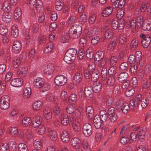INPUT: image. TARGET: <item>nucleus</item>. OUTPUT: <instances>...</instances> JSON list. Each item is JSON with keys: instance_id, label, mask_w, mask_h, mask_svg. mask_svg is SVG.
<instances>
[{"instance_id": "obj_1", "label": "nucleus", "mask_w": 151, "mask_h": 151, "mask_svg": "<svg viewBox=\"0 0 151 151\" xmlns=\"http://www.w3.org/2000/svg\"><path fill=\"white\" fill-rule=\"evenodd\" d=\"M77 50L74 48H70L68 50L63 58L64 60L66 63L70 64L73 62L76 55Z\"/></svg>"}, {"instance_id": "obj_2", "label": "nucleus", "mask_w": 151, "mask_h": 151, "mask_svg": "<svg viewBox=\"0 0 151 151\" xmlns=\"http://www.w3.org/2000/svg\"><path fill=\"white\" fill-rule=\"evenodd\" d=\"M116 109L119 112L122 111L124 114H127L129 109L128 103H124V101L120 100L118 101L116 105Z\"/></svg>"}, {"instance_id": "obj_3", "label": "nucleus", "mask_w": 151, "mask_h": 151, "mask_svg": "<svg viewBox=\"0 0 151 151\" xmlns=\"http://www.w3.org/2000/svg\"><path fill=\"white\" fill-rule=\"evenodd\" d=\"M10 102V98L9 96H2L0 99V108L3 110L7 109L9 107Z\"/></svg>"}, {"instance_id": "obj_4", "label": "nucleus", "mask_w": 151, "mask_h": 151, "mask_svg": "<svg viewBox=\"0 0 151 151\" xmlns=\"http://www.w3.org/2000/svg\"><path fill=\"white\" fill-rule=\"evenodd\" d=\"M74 117L73 115L72 116H70V115L68 116L65 113H63L61 114L60 118L61 119L62 124L64 126H66L69 123V122H73L74 121Z\"/></svg>"}, {"instance_id": "obj_5", "label": "nucleus", "mask_w": 151, "mask_h": 151, "mask_svg": "<svg viewBox=\"0 0 151 151\" xmlns=\"http://www.w3.org/2000/svg\"><path fill=\"white\" fill-rule=\"evenodd\" d=\"M66 82L67 78L62 75H58L56 76L54 80L55 84L59 86L64 85Z\"/></svg>"}, {"instance_id": "obj_6", "label": "nucleus", "mask_w": 151, "mask_h": 151, "mask_svg": "<svg viewBox=\"0 0 151 151\" xmlns=\"http://www.w3.org/2000/svg\"><path fill=\"white\" fill-rule=\"evenodd\" d=\"M92 126L90 124L87 123L83 124V131L85 136H90L92 134Z\"/></svg>"}, {"instance_id": "obj_7", "label": "nucleus", "mask_w": 151, "mask_h": 151, "mask_svg": "<svg viewBox=\"0 0 151 151\" xmlns=\"http://www.w3.org/2000/svg\"><path fill=\"white\" fill-rule=\"evenodd\" d=\"M4 10L2 16V20L5 22L9 23L12 21L13 13L11 12V10Z\"/></svg>"}, {"instance_id": "obj_8", "label": "nucleus", "mask_w": 151, "mask_h": 151, "mask_svg": "<svg viewBox=\"0 0 151 151\" xmlns=\"http://www.w3.org/2000/svg\"><path fill=\"white\" fill-rule=\"evenodd\" d=\"M144 98V97L142 96L141 94H138L136 96L134 99L130 100V104L133 107H137Z\"/></svg>"}, {"instance_id": "obj_9", "label": "nucleus", "mask_w": 151, "mask_h": 151, "mask_svg": "<svg viewBox=\"0 0 151 151\" xmlns=\"http://www.w3.org/2000/svg\"><path fill=\"white\" fill-rule=\"evenodd\" d=\"M71 144L73 148L75 149L80 148L81 147V141L78 138L74 137L71 140Z\"/></svg>"}, {"instance_id": "obj_10", "label": "nucleus", "mask_w": 151, "mask_h": 151, "mask_svg": "<svg viewBox=\"0 0 151 151\" xmlns=\"http://www.w3.org/2000/svg\"><path fill=\"white\" fill-rule=\"evenodd\" d=\"M44 73L47 75L51 74L54 70L53 66L51 63L44 65L43 67Z\"/></svg>"}, {"instance_id": "obj_11", "label": "nucleus", "mask_w": 151, "mask_h": 151, "mask_svg": "<svg viewBox=\"0 0 151 151\" xmlns=\"http://www.w3.org/2000/svg\"><path fill=\"white\" fill-rule=\"evenodd\" d=\"M136 61V63H138L140 66L143 65V61L142 60V54L140 51H137L134 55Z\"/></svg>"}, {"instance_id": "obj_12", "label": "nucleus", "mask_w": 151, "mask_h": 151, "mask_svg": "<svg viewBox=\"0 0 151 151\" xmlns=\"http://www.w3.org/2000/svg\"><path fill=\"white\" fill-rule=\"evenodd\" d=\"M23 80L21 79L16 78L13 79L11 81L10 83L12 86L15 87H19L23 84Z\"/></svg>"}, {"instance_id": "obj_13", "label": "nucleus", "mask_w": 151, "mask_h": 151, "mask_svg": "<svg viewBox=\"0 0 151 151\" xmlns=\"http://www.w3.org/2000/svg\"><path fill=\"white\" fill-rule=\"evenodd\" d=\"M86 111L87 118L89 120L92 119L94 114L93 108L91 106H88L86 108Z\"/></svg>"}, {"instance_id": "obj_14", "label": "nucleus", "mask_w": 151, "mask_h": 151, "mask_svg": "<svg viewBox=\"0 0 151 151\" xmlns=\"http://www.w3.org/2000/svg\"><path fill=\"white\" fill-rule=\"evenodd\" d=\"M93 91L92 87L91 86H88L84 89L85 97L86 99L91 98L93 96Z\"/></svg>"}, {"instance_id": "obj_15", "label": "nucleus", "mask_w": 151, "mask_h": 151, "mask_svg": "<svg viewBox=\"0 0 151 151\" xmlns=\"http://www.w3.org/2000/svg\"><path fill=\"white\" fill-rule=\"evenodd\" d=\"M22 45L19 41H14L12 46L13 51L15 53H18L21 50Z\"/></svg>"}, {"instance_id": "obj_16", "label": "nucleus", "mask_w": 151, "mask_h": 151, "mask_svg": "<svg viewBox=\"0 0 151 151\" xmlns=\"http://www.w3.org/2000/svg\"><path fill=\"white\" fill-rule=\"evenodd\" d=\"M33 119H35L34 122H32V126L33 127L36 128L37 127L40 126V124H41V122L42 121V118L40 116H35L33 118ZM33 121L34 120H33Z\"/></svg>"}, {"instance_id": "obj_17", "label": "nucleus", "mask_w": 151, "mask_h": 151, "mask_svg": "<svg viewBox=\"0 0 151 151\" xmlns=\"http://www.w3.org/2000/svg\"><path fill=\"white\" fill-rule=\"evenodd\" d=\"M102 121L100 119L99 115H96L94 117L93 122L94 125L96 129L99 128L101 125Z\"/></svg>"}, {"instance_id": "obj_18", "label": "nucleus", "mask_w": 151, "mask_h": 151, "mask_svg": "<svg viewBox=\"0 0 151 151\" xmlns=\"http://www.w3.org/2000/svg\"><path fill=\"white\" fill-rule=\"evenodd\" d=\"M151 41L150 36L148 35L145 38L141 40L142 45L143 47L147 48L149 46Z\"/></svg>"}, {"instance_id": "obj_19", "label": "nucleus", "mask_w": 151, "mask_h": 151, "mask_svg": "<svg viewBox=\"0 0 151 151\" xmlns=\"http://www.w3.org/2000/svg\"><path fill=\"white\" fill-rule=\"evenodd\" d=\"M125 4V0H119L113 4L112 6L114 9H116L118 7L121 9L122 8Z\"/></svg>"}, {"instance_id": "obj_20", "label": "nucleus", "mask_w": 151, "mask_h": 151, "mask_svg": "<svg viewBox=\"0 0 151 151\" xmlns=\"http://www.w3.org/2000/svg\"><path fill=\"white\" fill-rule=\"evenodd\" d=\"M128 73L125 72L121 73L118 76V80L119 82H123L127 80L128 78Z\"/></svg>"}, {"instance_id": "obj_21", "label": "nucleus", "mask_w": 151, "mask_h": 151, "mask_svg": "<svg viewBox=\"0 0 151 151\" xmlns=\"http://www.w3.org/2000/svg\"><path fill=\"white\" fill-rule=\"evenodd\" d=\"M69 30H72V31L74 32L78 33L81 34L82 31V27L77 24H75L72 26L69 29Z\"/></svg>"}, {"instance_id": "obj_22", "label": "nucleus", "mask_w": 151, "mask_h": 151, "mask_svg": "<svg viewBox=\"0 0 151 151\" xmlns=\"http://www.w3.org/2000/svg\"><path fill=\"white\" fill-rule=\"evenodd\" d=\"M83 75L81 72L76 73L74 77L73 81L76 84L79 83L82 80Z\"/></svg>"}, {"instance_id": "obj_23", "label": "nucleus", "mask_w": 151, "mask_h": 151, "mask_svg": "<svg viewBox=\"0 0 151 151\" xmlns=\"http://www.w3.org/2000/svg\"><path fill=\"white\" fill-rule=\"evenodd\" d=\"M104 56V53L103 51H99L97 52L94 57V61H99L103 59Z\"/></svg>"}, {"instance_id": "obj_24", "label": "nucleus", "mask_w": 151, "mask_h": 151, "mask_svg": "<svg viewBox=\"0 0 151 151\" xmlns=\"http://www.w3.org/2000/svg\"><path fill=\"white\" fill-rule=\"evenodd\" d=\"M129 130L127 129L125 132V134L126 136H129V135L131 139L133 141H135L138 140L137 134L135 132H131L129 134L128 132Z\"/></svg>"}, {"instance_id": "obj_25", "label": "nucleus", "mask_w": 151, "mask_h": 151, "mask_svg": "<svg viewBox=\"0 0 151 151\" xmlns=\"http://www.w3.org/2000/svg\"><path fill=\"white\" fill-rule=\"evenodd\" d=\"M44 117L47 120H49L52 118V113L50 110L48 108H46L43 111Z\"/></svg>"}, {"instance_id": "obj_26", "label": "nucleus", "mask_w": 151, "mask_h": 151, "mask_svg": "<svg viewBox=\"0 0 151 151\" xmlns=\"http://www.w3.org/2000/svg\"><path fill=\"white\" fill-rule=\"evenodd\" d=\"M99 118L102 122H106L108 118V116L106 111L105 110H101L100 112Z\"/></svg>"}, {"instance_id": "obj_27", "label": "nucleus", "mask_w": 151, "mask_h": 151, "mask_svg": "<svg viewBox=\"0 0 151 151\" xmlns=\"http://www.w3.org/2000/svg\"><path fill=\"white\" fill-rule=\"evenodd\" d=\"M72 127L73 130L76 132H78L80 131L81 126L80 124L78 121H74L72 122Z\"/></svg>"}, {"instance_id": "obj_28", "label": "nucleus", "mask_w": 151, "mask_h": 151, "mask_svg": "<svg viewBox=\"0 0 151 151\" xmlns=\"http://www.w3.org/2000/svg\"><path fill=\"white\" fill-rule=\"evenodd\" d=\"M48 136L50 139L53 141H55L58 139V136L56 132L53 130H50L49 131Z\"/></svg>"}, {"instance_id": "obj_29", "label": "nucleus", "mask_w": 151, "mask_h": 151, "mask_svg": "<svg viewBox=\"0 0 151 151\" xmlns=\"http://www.w3.org/2000/svg\"><path fill=\"white\" fill-rule=\"evenodd\" d=\"M101 84L99 82H96L93 85L92 89L94 92L96 93H99L101 90Z\"/></svg>"}, {"instance_id": "obj_30", "label": "nucleus", "mask_w": 151, "mask_h": 151, "mask_svg": "<svg viewBox=\"0 0 151 151\" xmlns=\"http://www.w3.org/2000/svg\"><path fill=\"white\" fill-rule=\"evenodd\" d=\"M106 23L108 24H110L111 23V26L113 29H116L118 27H119V23L118 20L113 19L111 21L110 20L107 21Z\"/></svg>"}, {"instance_id": "obj_31", "label": "nucleus", "mask_w": 151, "mask_h": 151, "mask_svg": "<svg viewBox=\"0 0 151 151\" xmlns=\"http://www.w3.org/2000/svg\"><path fill=\"white\" fill-rule=\"evenodd\" d=\"M31 90L30 88L27 87L25 88L23 90V95L24 98H29L31 94Z\"/></svg>"}, {"instance_id": "obj_32", "label": "nucleus", "mask_w": 151, "mask_h": 151, "mask_svg": "<svg viewBox=\"0 0 151 151\" xmlns=\"http://www.w3.org/2000/svg\"><path fill=\"white\" fill-rule=\"evenodd\" d=\"M53 44L51 42H49L46 45L44 49V52L45 53H51L53 48Z\"/></svg>"}, {"instance_id": "obj_33", "label": "nucleus", "mask_w": 151, "mask_h": 151, "mask_svg": "<svg viewBox=\"0 0 151 151\" xmlns=\"http://www.w3.org/2000/svg\"><path fill=\"white\" fill-rule=\"evenodd\" d=\"M33 121L31 120V118L29 117H24L22 120V123L24 127L29 126L32 122Z\"/></svg>"}, {"instance_id": "obj_34", "label": "nucleus", "mask_w": 151, "mask_h": 151, "mask_svg": "<svg viewBox=\"0 0 151 151\" xmlns=\"http://www.w3.org/2000/svg\"><path fill=\"white\" fill-rule=\"evenodd\" d=\"M99 76V72L98 71L92 72L91 74V81L93 82H96Z\"/></svg>"}, {"instance_id": "obj_35", "label": "nucleus", "mask_w": 151, "mask_h": 151, "mask_svg": "<svg viewBox=\"0 0 151 151\" xmlns=\"http://www.w3.org/2000/svg\"><path fill=\"white\" fill-rule=\"evenodd\" d=\"M8 32V28L6 25L1 24H0V34L4 36Z\"/></svg>"}, {"instance_id": "obj_36", "label": "nucleus", "mask_w": 151, "mask_h": 151, "mask_svg": "<svg viewBox=\"0 0 151 151\" xmlns=\"http://www.w3.org/2000/svg\"><path fill=\"white\" fill-rule=\"evenodd\" d=\"M11 34L12 36L14 38H16L18 35V29L16 26H12L11 30Z\"/></svg>"}, {"instance_id": "obj_37", "label": "nucleus", "mask_w": 151, "mask_h": 151, "mask_svg": "<svg viewBox=\"0 0 151 151\" xmlns=\"http://www.w3.org/2000/svg\"><path fill=\"white\" fill-rule=\"evenodd\" d=\"M76 109L74 104H69L67 106L66 111L68 113L72 114L73 113Z\"/></svg>"}, {"instance_id": "obj_38", "label": "nucleus", "mask_w": 151, "mask_h": 151, "mask_svg": "<svg viewBox=\"0 0 151 151\" xmlns=\"http://www.w3.org/2000/svg\"><path fill=\"white\" fill-rule=\"evenodd\" d=\"M129 67L128 63L126 62H124L121 64L119 66V69L121 71L126 72L128 70Z\"/></svg>"}, {"instance_id": "obj_39", "label": "nucleus", "mask_w": 151, "mask_h": 151, "mask_svg": "<svg viewBox=\"0 0 151 151\" xmlns=\"http://www.w3.org/2000/svg\"><path fill=\"white\" fill-rule=\"evenodd\" d=\"M148 21V23H144L141 27L142 29L144 31H149L151 29V19Z\"/></svg>"}, {"instance_id": "obj_40", "label": "nucleus", "mask_w": 151, "mask_h": 151, "mask_svg": "<svg viewBox=\"0 0 151 151\" xmlns=\"http://www.w3.org/2000/svg\"><path fill=\"white\" fill-rule=\"evenodd\" d=\"M42 103L41 101H37L35 102L33 104V108L34 110H37L41 108Z\"/></svg>"}, {"instance_id": "obj_41", "label": "nucleus", "mask_w": 151, "mask_h": 151, "mask_svg": "<svg viewBox=\"0 0 151 151\" xmlns=\"http://www.w3.org/2000/svg\"><path fill=\"white\" fill-rule=\"evenodd\" d=\"M22 61L19 59V57H15L13 59V65L14 68H17L20 64Z\"/></svg>"}, {"instance_id": "obj_42", "label": "nucleus", "mask_w": 151, "mask_h": 151, "mask_svg": "<svg viewBox=\"0 0 151 151\" xmlns=\"http://www.w3.org/2000/svg\"><path fill=\"white\" fill-rule=\"evenodd\" d=\"M142 87L143 88L146 89L148 88L150 85V82H149L148 80L146 79H144L141 81Z\"/></svg>"}, {"instance_id": "obj_43", "label": "nucleus", "mask_w": 151, "mask_h": 151, "mask_svg": "<svg viewBox=\"0 0 151 151\" xmlns=\"http://www.w3.org/2000/svg\"><path fill=\"white\" fill-rule=\"evenodd\" d=\"M87 17L85 14L81 15L78 19V21L80 24H84L87 21Z\"/></svg>"}, {"instance_id": "obj_44", "label": "nucleus", "mask_w": 151, "mask_h": 151, "mask_svg": "<svg viewBox=\"0 0 151 151\" xmlns=\"http://www.w3.org/2000/svg\"><path fill=\"white\" fill-rule=\"evenodd\" d=\"M12 12L14 13V18L20 20L22 14L21 10H14V12Z\"/></svg>"}, {"instance_id": "obj_45", "label": "nucleus", "mask_w": 151, "mask_h": 151, "mask_svg": "<svg viewBox=\"0 0 151 151\" xmlns=\"http://www.w3.org/2000/svg\"><path fill=\"white\" fill-rule=\"evenodd\" d=\"M19 151H28L27 145L23 143H21L18 145Z\"/></svg>"}, {"instance_id": "obj_46", "label": "nucleus", "mask_w": 151, "mask_h": 151, "mask_svg": "<svg viewBox=\"0 0 151 151\" xmlns=\"http://www.w3.org/2000/svg\"><path fill=\"white\" fill-rule=\"evenodd\" d=\"M81 34L79 33L74 32L72 31V30H69V34L71 38L73 39H76L78 38L80 36Z\"/></svg>"}, {"instance_id": "obj_47", "label": "nucleus", "mask_w": 151, "mask_h": 151, "mask_svg": "<svg viewBox=\"0 0 151 151\" xmlns=\"http://www.w3.org/2000/svg\"><path fill=\"white\" fill-rule=\"evenodd\" d=\"M101 75L102 78V80H105L107 75V70L105 67L102 68L101 72Z\"/></svg>"}, {"instance_id": "obj_48", "label": "nucleus", "mask_w": 151, "mask_h": 151, "mask_svg": "<svg viewBox=\"0 0 151 151\" xmlns=\"http://www.w3.org/2000/svg\"><path fill=\"white\" fill-rule=\"evenodd\" d=\"M34 146L35 148L37 149V150H40L42 147V144L39 139H36L34 141Z\"/></svg>"}, {"instance_id": "obj_49", "label": "nucleus", "mask_w": 151, "mask_h": 151, "mask_svg": "<svg viewBox=\"0 0 151 151\" xmlns=\"http://www.w3.org/2000/svg\"><path fill=\"white\" fill-rule=\"evenodd\" d=\"M115 81L114 79H113L111 77H109L106 82L107 85L110 87L113 86L114 85Z\"/></svg>"}, {"instance_id": "obj_50", "label": "nucleus", "mask_w": 151, "mask_h": 151, "mask_svg": "<svg viewBox=\"0 0 151 151\" xmlns=\"http://www.w3.org/2000/svg\"><path fill=\"white\" fill-rule=\"evenodd\" d=\"M136 20L137 25V26L139 27H141L143 24V20L142 17V16L139 17L138 16Z\"/></svg>"}, {"instance_id": "obj_51", "label": "nucleus", "mask_w": 151, "mask_h": 151, "mask_svg": "<svg viewBox=\"0 0 151 151\" xmlns=\"http://www.w3.org/2000/svg\"><path fill=\"white\" fill-rule=\"evenodd\" d=\"M118 21L119 23V29H122L124 26H125V20L122 18H119Z\"/></svg>"}, {"instance_id": "obj_52", "label": "nucleus", "mask_w": 151, "mask_h": 151, "mask_svg": "<svg viewBox=\"0 0 151 151\" xmlns=\"http://www.w3.org/2000/svg\"><path fill=\"white\" fill-rule=\"evenodd\" d=\"M134 92V88H129L126 89L125 93L126 96L129 97L132 96Z\"/></svg>"}, {"instance_id": "obj_53", "label": "nucleus", "mask_w": 151, "mask_h": 151, "mask_svg": "<svg viewBox=\"0 0 151 151\" xmlns=\"http://www.w3.org/2000/svg\"><path fill=\"white\" fill-rule=\"evenodd\" d=\"M10 133L13 136H16L18 133L17 128L16 127H12L10 130Z\"/></svg>"}, {"instance_id": "obj_54", "label": "nucleus", "mask_w": 151, "mask_h": 151, "mask_svg": "<svg viewBox=\"0 0 151 151\" xmlns=\"http://www.w3.org/2000/svg\"><path fill=\"white\" fill-rule=\"evenodd\" d=\"M128 60L129 63L133 64H137V63H136L135 58L133 55H131L129 56L128 58Z\"/></svg>"}, {"instance_id": "obj_55", "label": "nucleus", "mask_w": 151, "mask_h": 151, "mask_svg": "<svg viewBox=\"0 0 151 151\" xmlns=\"http://www.w3.org/2000/svg\"><path fill=\"white\" fill-rule=\"evenodd\" d=\"M113 35L112 31L110 29H106L105 32V37L108 39H110Z\"/></svg>"}, {"instance_id": "obj_56", "label": "nucleus", "mask_w": 151, "mask_h": 151, "mask_svg": "<svg viewBox=\"0 0 151 151\" xmlns=\"http://www.w3.org/2000/svg\"><path fill=\"white\" fill-rule=\"evenodd\" d=\"M137 64H133L131 65L130 67V71L134 75H135L137 72L138 69Z\"/></svg>"}, {"instance_id": "obj_57", "label": "nucleus", "mask_w": 151, "mask_h": 151, "mask_svg": "<svg viewBox=\"0 0 151 151\" xmlns=\"http://www.w3.org/2000/svg\"><path fill=\"white\" fill-rule=\"evenodd\" d=\"M9 145L7 143H4L0 146V151H6L9 149Z\"/></svg>"}, {"instance_id": "obj_58", "label": "nucleus", "mask_w": 151, "mask_h": 151, "mask_svg": "<svg viewBox=\"0 0 151 151\" xmlns=\"http://www.w3.org/2000/svg\"><path fill=\"white\" fill-rule=\"evenodd\" d=\"M116 42L115 40L111 41L107 46L108 50H112L115 47Z\"/></svg>"}, {"instance_id": "obj_59", "label": "nucleus", "mask_w": 151, "mask_h": 151, "mask_svg": "<svg viewBox=\"0 0 151 151\" xmlns=\"http://www.w3.org/2000/svg\"><path fill=\"white\" fill-rule=\"evenodd\" d=\"M94 52L93 51H90L89 50H87L86 52V56L88 60L92 59L93 57Z\"/></svg>"}, {"instance_id": "obj_60", "label": "nucleus", "mask_w": 151, "mask_h": 151, "mask_svg": "<svg viewBox=\"0 0 151 151\" xmlns=\"http://www.w3.org/2000/svg\"><path fill=\"white\" fill-rule=\"evenodd\" d=\"M113 10H103L101 14L103 17H106L109 16L112 12Z\"/></svg>"}, {"instance_id": "obj_61", "label": "nucleus", "mask_w": 151, "mask_h": 151, "mask_svg": "<svg viewBox=\"0 0 151 151\" xmlns=\"http://www.w3.org/2000/svg\"><path fill=\"white\" fill-rule=\"evenodd\" d=\"M41 88V91L42 92H44L48 91L50 88V86L47 83H44L42 85Z\"/></svg>"}, {"instance_id": "obj_62", "label": "nucleus", "mask_w": 151, "mask_h": 151, "mask_svg": "<svg viewBox=\"0 0 151 151\" xmlns=\"http://www.w3.org/2000/svg\"><path fill=\"white\" fill-rule=\"evenodd\" d=\"M85 52L83 49L80 50L77 55L78 58L79 60H81L84 56Z\"/></svg>"}, {"instance_id": "obj_63", "label": "nucleus", "mask_w": 151, "mask_h": 151, "mask_svg": "<svg viewBox=\"0 0 151 151\" xmlns=\"http://www.w3.org/2000/svg\"><path fill=\"white\" fill-rule=\"evenodd\" d=\"M36 0H29V5L30 8L33 9L35 8L36 9Z\"/></svg>"}, {"instance_id": "obj_64", "label": "nucleus", "mask_w": 151, "mask_h": 151, "mask_svg": "<svg viewBox=\"0 0 151 151\" xmlns=\"http://www.w3.org/2000/svg\"><path fill=\"white\" fill-rule=\"evenodd\" d=\"M129 138L127 137H122L120 140V142L123 145H125L129 142Z\"/></svg>"}]
</instances>
